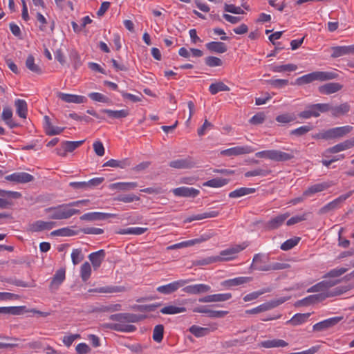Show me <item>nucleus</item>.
I'll return each instance as SVG.
<instances>
[{
	"label": "nucleus",
	"mask_w": 354,
	"mask_h": 354,
	"mask_svg": "<svg viewBox=\"0 0 354 354\" xmlns=\"http://www.w3.org/2000/svg\"><path fill=\"white\" fill-rule=\"evenodd\" d=\"M145 316L129 313H120L109 316V319L113 322L104 323L102 327L118 332L132 333L136 330V327L131 323H137L144 319Z\"/></svg>",
	"instance_id": "nucleus-1"
},
{
	"label": "nucleus",
	"mask_w": 354,
	"mask_h": 354,
	"mask_svg": "<svg viewBox=\"0 0 354 354\" xmlns=\"http://www.w3.org/2000/svg\"><path fill=\"white\" fill-rule=\"evenodd\" d=\"M87 201L81 200L67 204H62L55 207L45 209V212L49 219L64 220L68 219L75 214L80 213L77 209L71 208L73 206H78L80 204L85 203Z\"/></svg>",
	"instance_id": "nucleus-2"
},
{
	"label": "nucleus",
	"mask_w": 354,
	"mask_h": 354,
	"mask_svg": "<svg viewBox=\"0 0 354 354\" xmlns=\"http://www.w3.org/2000/svg\"><path fill=\"white\" fill-rule=\"evenodd\" d=\"M338 74L332 71H314L296 79L295 84L301 86L314 81H327L336 79Z\"/></svg>",
	"instance_id": "nucleus-3"
},
{
	"label": "nucleus",
	"mask_w": 354,
	"mask_h": 354,
	"mask_svg": "<svg viewBox=\"0 0 354 354\" xmlns=\"http://www.w3.org/2000/svg\"><path fill=\"white\" fill-rule=\"evenodd\" d=\"M328 111V104H314L308 105L306 109L299 113V117L303 119H308L312 117L317 118L321 113Z\"/></svg>",
	"instance_id": "nucleus-4"
},
{
	"label": "nucleus",
	"mask_w": 354,
	"mask_h": 354,
	"mask_svg": "<svg viewBox=\"0 0 354 354\" xmlns=\"http://www.w3.org/2000/svg\"><path fill=\"white\" fill-rule=\"evenodd\" d=\"M354 193V190H351L348 192L342 194L337 197V198L334 199L333 201L329 202L322 207H321L319 211L318 214L320 215L326 214L328 213L329 212L333 211L335 209H337L340 207L341 205L349 197H351L353 194Z\"/></svg>",
	"instance_id": "nucleus-5"
},
{
	"label": "nucleus",
	"mask_w": 354,
	"mask_h": 354,
	"mask_svg": "<svg viewBox=\"0 0 354 354\" xmlns=\"http://www.w3.org/2000/svg\"><path fill=\"white\" fill-rule=\"evenodd\" d=\"M192 279H180L166 285L158 286L156 290L163 295H170L177 291L180 288L192 281Z\"/></svg>",
	"instance_id": "nucleus-6"
},
{
	"label": "nucleus",
	"mask_w": 354,
	"mask_h": 354,
	"mask_svg": "<svg viewBox=\"0 0 354 354\" xmlns=\"http://www.w3.org/2000/svg\"><path fill=\"white\" fill-rule=\"evenodd\" d=\"M334 185L333 181H326L313 185L303 192V196L305 197L311 196L316 193L328 189Z\"/></svg>",
	"instance_id": "nucleus-7"
},
{
	"label": "nucleus",
	"mask_w": 354,
	"mask_h": 354,
	"mask_svg": "<svg viewBox=\"0 0 354 354\" xmlns=\"http://www.w3.org/2000/svg\"><path fill=\"white\" fill-rule=\"evenodd\" d=\"M354 147L353 138L339 142L331 147L326 149L324 151V156H327L328 153H337L340 151L348 150Z\"/></svg>",
	"instance_id": "nucleus-8"
},
{
	"label": "nucleus",
	"mask_w": 354,
	"mask_h": 354,
	"mask_svg": "<svg viewBox=\"0 0 354 354\" xmlns=\"http://www.w3.org/2000/svg\"><path fill=\"white\" fill-rule=\"evenodd\" d=\"M246 245H236L222 250L220 252V261H230L234 259L237 253L245 248Z\"/></svg>",
	"instance_id": "nucleus-9"
},
{
	"label": "nucleus",
	"mask_w": 354,
	"mask_h": 354,
	"mask_svg": "<svg viewBox=\"0 0 354 354\" xmlns=\"http://www.w3.org/2000/svg\"><path fill=\"white\" fill-rule=\"evenodd\" d=\"M343 317H334L320 322H318L313 325V329L315 331H323L337 325L340 321H342Z\"/></svg>",
	"instance_id": "nucleus-10"
},
{
	"label": "nucleus",
	"mask_w": 354,
	"mask_h": 354,
	"mask_svg": "<svg viewBox=\"0 0 354 354\" xmlns=\"http://www.w3.org/2000/svg\"><path fill=\"white\" fill-rule=\"evenodd\" d=\"M5 179L8 181L15 182L16 183H26L34 180V176L26 172H15L6 176Z\"/></svg>",
	"instance_id": "nucleus-11"
},
{
	"label": "nucleus",
	"mask_w": 354,
	"mask_h": 354,
	"mask_svg": "<svg viewBox=\"0 0 354 354\" xmlns=\"http://www.w3.org/2000/svg\"><path fill=\"white\" fill-rule=\"evenodd\" d=\"M56 225L53 221H37L28 225V230L31 232H37L44 230H49L53 228Z\"/></svg>",
	"instance_id": "nucleus-12"
},
{
	"label": "nucleus",
	"mask_w": 354,
	"mask_h": 354,
	"mask_svg": "<svg viewBox=\"0 0 354 354\" xmlns=\"http://www.w3.org/2000/svg\"><path fill=\"white\" fill-rule=\"evenodd\" d=\"M353 130V127L346 125L339 127H334L328 129V139L340 138L348 134Z\"/></svg>",
	"instance_id": "nucleus-13"
},
{
	"label": "nucleus",
	"mask_w": 354,
	"mask_h": 354,
	"mask_svg": "<svg viewBox=\"0 0 354 354\" xmlns=\"http://www.w3.org/2000/svg\"><path fill=\"white\" fill-rule=\"evenodd\" d=\"M169 166L175 169H191L194 167L196 162L192 157H187L184 159H178L172 160L169 162Z\"/></svg>",
	"instance_id": "nucleus-14"
},
{
	"label": "nucleus",
	"mask_w": 354,
	"mask_h": 354,
	"mask_svg": "<svg viewBox=\"0 0 354 354\" xmlns=\"http://www.w3.org/2000/svg\"><path fill=\"white\" fill-rule=\"evenodd\" d=\"M211 290V287L209 285L198 283L189 285L184 287L183 291L189 295H200L208 292Z\"/></svg>",
	"instance_id": "nucleus-15"
},
{
	"label": "nucleus",
	"mask_w": 354,
	"mask_h": 354,
	"mask_svg": "<svg viewBox=\"0 0 354 354\" xmlns=\"http://www.w3.org/2000/svg\"><path fill=\"white\" fill-rule=\"evenodd\" d=\"M174 194L176 196L187 197V198H195L196 197L200 191L194 187H180L172 190Z\"/></svg>",
	"instance_id": "nucleus-16"
},
{
	"label": "nucleus",
	"mask_w": 354,
	"mask_h": 354,
	"mask_svg": "<svg viewBox=\"0 0 354 354\" xmlns=\"http://www.w3.org/2000/svg\"><path fill=\"white\" fill-rule=\"evenodd\" d=\"M232 297L231 293H220L207 295L198 299L201 303L220 302L229 300Z\"/></svg>",
	"instance_id": "nucleus-17"
},
{
	"label": "nucleus",
	"mask_w": 354,
	"mask_h": 354,
	"mask_svg": "<svg viewBox=\"0 0 354 354\" xmlns=\"http://www.w3.org/2000/svg\"><path fill=\"white\" fill-rule=\"evenodd\" d=\"M343 88V85L338 82H329L319 86V93L323 95H330L339 91Z\"/></svg>",
	"instance_id": "nucleus-18"
},
{
	"label": "nucleus",
	"mask_w": 354,
	"mask_h": 354,
	"mask_svg": "<svg viewBox=\"0 0 354 354\" xmlns=\"http://www.w3.org/2000/svg\"><path fill=\"white\" fill-rule=\"evenodd\" d=\"M351 110V106L348 102L342 103L337 106H330L328 104V111H330L333 117H339L346 115Z\"/></svg>",
	"instance_id": "nucleus-19"
},
{
	"label": "nucleus",
	"mask_w": 354,
	"mask_h": 354,
	"mask_svg": "<svg viewBox=\"0 0 354 354\" xmlns=\"http://www.w3.org/2000/svg\"><path fill=\"white\" fill-rule=\"evenodd\" d=\"M114 214L103 213V212H88L80 216L82 221H102L114 216Z\"/></svg>",
	"instance_id": "nucleus-20"
},
{
	"label": "nucleus",
	"mask_w": 354,
	"mask_h": 354,
	"mask_svg": "<svg viewBox=\"0 0 354 354\" xmlns=\"http://www.w3.org/2000/svg\"><path fill=\"white\" fill-rule=\"evenodd\" d=\"M57 97L62 101L68 103L82 104L85 102L86 100V97L82 95L68 94L61 92L57 93Z\"/></svg>",
	"instance_id": "nucleus-21"
},
{
	"label": "nucleus",
	"mask_w": 354,
	"mask_h": 354,
	"mask_svg": "<svg viewBox=\"0 0 354 354\" xmlns=\"http://www.w3.org/2000/svg\"><path fill=\"white\" fill-rule=\"evenodd\" d=\"M65 279V270L59 269L56 271L49 286V289L53 292L57 290Z\"/></svg>",
	"instance_id": "nucleus-22"
},
{
	"label": "nucleus",
	"mask_w": 354,
	"mask_h": 354,
	"mask_svg": "<svg viewBox=\"0 0 354 354\" xmlns=\"http://www.w3.org/2000/svg\"><path fill=\"white\" fill-rule=\"evenodd\" d=\"M105 251L104 250H100L97 252H92L88 255V259L91 262V264L94 270H97L100 267L102 262L105 258Z\"/></svg>",
	"instance_id": "nucleus-23"
},
{
	"label": "nucleus",
	"mask_w": 354,
	"mask_h": 354,
	"mask_svg": "<svg viewBox=\"0 0 354 354\" xmlns=\"http://www.w3.org/2000/svg\"><path fill=\"white\" fill-rule=\"evenodd\" d=\"M331 50V57L337 58L343 55L354 53V45L335 46L332 47Z\"/></svg>",
	"instance_id": "nucleus-24"
},
{
	"label": "nucleus",
	"mask_w": 354,
	"mask_h": 354,
	"mask_svg": "<svg viewBox=\"0 0 354 354\" xmlns=\"http://www.w3.org/2000/svg\"><path fill=\"white\" fill-rule=\"evenodd\" d=\"M290 152H283L280 150L272 149V160L276 162H285L294 158L293 150Z\"/></svg>",
	"instance_id": "nucleus-25"
},
{
	"label": "nucleus",
	"mask_w": 354,
	"mask_h": 354,
	"mask_svg": "<svg viewBox=\"0 0 354 354\" xmlns=\"http://www.w3.org/2000/svg\"><path fill=\"white\" fill-rule=\"evenodd\" d=\"M250 147H234L221 151V154L227 156H233L252 152Z\"/></svg>",
	"instance_id": "nucleus-26"
},
{
	"label": "nucleus",
	"mask_w": 354,
	"mask_h": 354,
	"mask_svg": "<svg viewBox=\"0 0 354 354\" xmlns=\"http://www.w3.org/2000/svg\"><path fill=\"white\" fill-rule=\"evenodd\" d=\"M289 216V214H283L277 216L270 219L266 224V228L268 230H272L279 227Z\"/></svg>",
	"instance_id": "nucleus-27"
},
{
	"label": "nucleus",
	"mask_w": 354,
	"mask_h": 354,
	"mask_svg": "<svg viewBox=\"0 0 354 354\" xmlns=\"http://www.w3.org/2000/svg\"><path fill=\"white\" fill-rule=\"evenodd\" d=\"M218 215L219 212L218 211H209L201 214H193L187 217L185 220V223H191L194 221H199L207 218H214L218 216Z\"/></svg>",
	"instance_id": "nucleus-28"
},
{
	"label": "nucleus",
	"mask_w": 354,
	"mask_h": 354,
	"mask_svg": "<svg viewBox=\"0 0 354 354\" xmlns=\"http://www.w3.org/2000/svg\"><path fill=\"white\" fill-rule=\"evenodd\" d=\"M337 283L336 281H322L317 284L313 286L310 288L308 289V292H321L328 290L329 288L334 286Z\"/></svg>",
	"instance_id": "nucleus-29"
},
{
	"label": "nucleus",
	"mask_w": 354,
	"mask_h": 354,
	"mask_svg": "<svg viewBox=\"0 0 354 354\" xmlns=\"http://www.w3.org/2000/svg\"><path fill=\"white\" fill-rule=\"evenodd\" d=\"M252 278L249 277H239L234 279L225 280L222 282V285L227 288L240 286L251 281Z\"/></svg>",
	"instance_id": "nucleus-30"
},
{
	"label": "nucleus",
	"mask_w": 354,
	"mask_h": 354,
	"mask_svg": "<svg viewBox=\"0 0 354 354\" xmlns=\"http://www.w3.org/2000/svg\"><path fill=\"white\" fill-rule=\"evenodd\" d=\"M260 346L266 348H280V347H286L288 345V342L283 339H268L266 341H263L259 344Z\"/></svg>",
	"instance_id": "nucleus-31"
},
{
	"label": "nucleus",
	"mask_w": 354,
	"mask_h": 354,
	"mask_svg": "<svg viewBox=\"0 0 354 354\" xmlns=\"http://www.w3.org/2000/svg\"><path fill=\"white\" fill-rule=\"evenodd\" d=\"M341 293H342V292L339 291L335 294L329 293V294L325 295V294L321 293V294H317V295H309L308 297L304 298L302 301H301V302L304 303L306 305L310 304H313L317 301H322L328 297L334 296L335 295H340Z\"/></svg>",
	"instance_id": "nucleus-32"
},
{
	"label": "nucleus",
	"mask_w": 354,
	"mask_h": 354,
	"mask_svg": "<svg viewBox=\"0 0 354 354\" xmlns=\"http://www.w3.org/2000/svg\"><path fill=\"white\" fill-rule=\"evenodd\" d=\"M266 259H268V258L266 257L265 254L262 253H258L254 254L252 259L251 268L261 271L259 268H264L268 266V264H265Z\"/></svg>",
	"instance_id": "nucleus-33"
},
{
	"label": "nucleus",
	"mask_w": 354,
	"mask_h": 354,
	"mask_svg": "<svg viewBox=\"0 0 354 354\" xmlns=\"http://www.w3.org/2000/svg\"><path fill=\"white\" fill-rule=\"evenodd\" d=\"M206 48L211 52L224 53L227 50L226 44L221 41H211L206 44Z\"/></svg>",
	"instance_id": "nucleus-34"
},
{
	"label": "nucleus",
	"mask_w": 354,
	"mask_h": 354,
	"mask_svg": "<svg viewBox=\"0 0 354 354\" xmlns=\"http://www.w3.org/2000/svg\"><path fill=\"white\" fill-rule=\"evenodd\" d=\"M310 315V313H297L286 322V324H290L293 326L301 325L308 320Z\"/></svg>",
	"instance_id": "nucleus-35"
},
{
	"label": "nucleus",
	"mask_w": 354,
	"mask_h": 354,
	"mask_svg": "<svg viewBox=\"0 0 354 354\" xmlns=\"http://www.w3.org/2000/svg\"><path fill=\"white\" fill-rule=\"evenodd\" d=\"M101 111L106 113L109 118L114 119L124 118L129 115V110L127 109L121 110L103 109Z\"/></svg>",
	"instance_id": "nucleus-36"
},
{
	"label": "nucleus",
	"mask_w": 354,
	"mask_h": 354,
	"mask_svg": "<svg viewBox=\"0 0 354 354\" xmlns=\"http://www.w3.org/2000/svg\"><path fill=\"white\" fill-rule=\"evenodd\" d=\"M17 114L21 118H26L28 113L27 103L24 100L17 99L15 102Z\"/></svg>",
	"instance_id": "nucleus-37"
},
{
	"label": "nucleus",
	"mask_w": 354,
	"mask_h": 354,
	"mask_svg": "<svg viewBox=\"0 0 354 354\" xmlns=\"http://www.w3.org/2000/svg\"><path fill=\"white\" fill-rule=\"evenodd\" d=\"M130 165L131 160L129 158H125L121 160L111 159L106 162L103 165V167H119L121 169H124Z\"/></svg>",
	"instance_id": "nucleus-38"
},
{
	"label": "nucleus",
	"mask_w": 354,
	"mask_h": 354,
	"mask_svg": "<svg viewBox=\"0 0 354 354\" xmlns=\"http://www.w3.org/2000/svg\"><path fill=\"white\" fill-rule=\"evenodd\" d=\"M230 182L229 179L215 178L209 180L203 183V186L213 188H219L227 185Z\"/></svg>",
	"instance_id": "nucleus-39"
},
{
	"label": "nucleus",
	"mask_w": 354,
	"mask_h": 354,
	"mask_svg": "<svg viewBox=\"0 0 354 354\" xmlns=\"http://www.w3.org/2000/svg\"><path fill=\"white\" fill-rule=\"evenodd\" d=\"M148 230L147 227H131L124 229H120L116 231V233L118 234H135V235H140L144 234Z\"/></svg>",
	"instance_id": "nucleus-40"
},
{
	"label": "nucleus",
	"mask_w": 354,
	"mask_h": 354,
	"mask_svg": "<svg viewBox=\"0 0 354 354\" xmlns=\"http://www.w3.org/2000/svg\"><path fill=\"white\" fill-rule=\"evenodd\" d=\"M255 192V188L241 187L231 192L229 194V197L232 198H239L245 195L253 194Z\"/></svg>",
	"instance_id": "nucleus-41"
},
{
	"label": "nucleus",
	"mask_w": 354,
	"mask_h": 354,
	"mask_svg": "<svg viewBox=\"0 0 354 354\" xmlns=\"http://www.w3.org/2000/svg\"><path fill=\"white\" fill-rule=\"evenodd\" d=\"M44 119L46 122L45 129H46V133L47 135H49V136L58 135V134H60L64 131V127L53 126L50 122V119H49L48 116H45Z\"/></svg>",
	"instance_id": "nucleus-42"
},
{
	"label": "nucleus",
	"mask_w": 354,
	"mask_h": 354,
	"mask_svg": "<svg viewBox=\"0 0 354 354\" xmlns=\"http://www.w3.org/2000/svg\"><path fill=\"white\" fill-rule=\"evenodd\" d=\"M137 186L138 184L136 182H120L111 184V188L121 191H129L135 189Z\"/></svg>",
	"instance_id": "nucleus-43"
},
{
	"label": "nucleus",
	"mask_w": 354,
	"mask_h": 354,
	"mask_svg": "<svg viewBox=\"0 0 354 354\" xmlns=\"http://www.w3.org/2000/svg\"><path fill=\"white\" fill-rule=\"evenodd\" d=\"M189 331L196 337H202L207 335L210 333L208 328L201 327L197 325H192L189 327Z\"/></svg>",
	"instance_id": "nucleus-44"
},
{
	"label": "nucleus",
	"mask_w": 354,
	"mask_h": 354,
	"mask_svg": "<svg viewBox=\"0 0 354 354\" xmlns=\"http://www.w3.org/2000/svg\"><path fill=\"white\" fill-rule=\"evenodd\" d=\"M230 90V87L221 81L211 84L209 87V91L212 95H215L220 91H229Z\"/></svg>",
	"instance_id": "nucleus-45"
},
{
	"label": "nucleus",
	"mask_w": 354,
	"mask_h": 354,
	"mask_svg": "<svg viewBox=\"0 0 354 354\" xmlns=\"http://www.w3.org/2000/svg\"><path fill=\"white\" fill-rule=\"evenodd\" d=\"M24 306L0 307V314L18 315L24 313Z\"/></svg>",
	"instance_id": "nucleus-46"
},
{
	"label": "nucleus",
	"mask_w": 354,
	"mask_h": 354,
	"mask_svg": "<svg viewBox=\"0 0 354 354\" xmlns=\"http://www.w3.org/2000/svg\"><path fill=\"white\" fill-rule=\"evenodd\" d=\"M297 69V65L288 64L284 65H274L270 66V70L274 73H283L286 71L292 72Z\"/></svg>",
	"instance_id": "nucleus-47"
},
{
	"label": "nucleus",
	"mask_w": 354,
	"mask_h": 354,
	"mask_svg": "<svg viewBox=\"0 0 354 354\" xmlns=\"http://www.w3.org/2000/svg\"><path fill=\"white\" fill-rule=\"evenodd\" d=\"M185 307H178L175 306H167L160 309V312L164 315H174L186 312Z\"/></svg>",
	"instance_id": "nucleus-48"
},
{
	"label": "nucleus",
	"mask_w": 354,
	"mask_h": 354,
	"mask_svg": "<svg viewBox=\"0 0 354 354\" xmlns=\"http://www.w3.org/2000/svg\"><path fill=\"white\" fill-rule=\"evenodd\" d=\"M272 288L268 287V288H262L258 291L252 292L251 293L246 295L243 297V301L247 302V301H250L257 299L261 295L267 293V292H270L272 291Z\"/></svg>",
	"instance_id": "nucleus-49"
},
{
	"label": "nucleus",
	"mask_w": 354,
	"mask_h": 354,
	"mask_svg": "<svg viewBox=\"0 0 354 354\" xmlns=\"http://www.w3.org/2000/svg\"><path fill=\"white\" fill-rule=\"evenodd\" d=\"M26 66L32 73L41 74V68L35 63V58L32 55H29L26 61Z\"/></svg>",
	"instance_id": "nucleus-50"
},
{
	"label": "nucleus",
	"mask_w": 354,
	"mask_h": 354,
	"mask_svg": "<svg viewBox=\"0 0 354 354\" xmlns=\"http://www.w3.org/2000/svg\"><path fill=\"white\" fill-rule=\"evenodd\" d=\"M272 171L270 169L257 168L245 173V176L247 178L252 176H267L271 174Z\"/></svg>",
	"instance_id": "nucleus-51"
},
{
	"label": "nucleus",
	"mask_w": 354,
	"mask_h": 354,
	"mask_svg": "<svg viewBox=\"0 0 354 354\" xmlns=\"http://www.w3.org/2000/svg\"><path fill=\"white\" fill-rule=\"evenodd\" d=\"M84 142V140L80 141H64L62 142V147L65 148V150L67 151V152H73Z\"/></svg>",
	"instance_id": "nucleus-52"
},
{
	"label": "nucleus",
	"mask_w": 354,
	"mask_h": 354,
	"mask_svg": "<svg viewBox=\"0 0 354 354\" xmlns=\"http://www.w3.org/2000/svg\"><path fill=\"white\" fill-rule=\"evenodd\" d=\"M290 267V265L285 263H272L268 264L267 267L259 268L261 271H271V270H279L287 269Z\"/></svg>",
	"instance_id": "nucleus-53"
},
{
	"label": "nucleus",
	"mask_w": 354,
	"mask_h": 354,
	"mask_svg": "<svg viewBox=\"0 0 354 354\" xmlns=\"http://www.w3.org/2000/svg\"><path fill=\"white\" fill-rule=\"evenodd\" d=\"M91 268L88 262H84L80 268V277L83 281H86L91 277Z\"/></svg>",
	"instance_id": "nucleus-54"
},
{
	"label": "nucleus",
	"mask_w": 354,
	"mask_h": 354,
	"mask_svg": "<svg viewBox=\"0 0 354 354\" xmlns=\"http://www.w3.org/2000/svg\"><path fill=\"white\" fill-rule=\"evenodd\" d=\"M163 335H164L163 325H162V324L156 325L154 327L153 330V336H152L153 339L155 342L160 343L163 339Z\"/></svg>",
	"instance_id": "nucleus-55"
},
{
	"label": "nucleus",
	"mask_w": 354,
	"mask_h": 354,
	"mask_svg": "<svg viewBox=\"0 0 354 354\" xmlns=\"http://www.w3.org/2000/svg\"><path fill=\"white\" fill-rule=\"evenodd\" d=\"M77 233L68 228V227H64L61 229H58L56 230L53 231L50 234L52 236H71L76 235Z\"/></svg>",
	"instance_id": "nucleus-56"
},
{
	"label": "nucleus",
	"mask_w": 354,
	"mask_h": 354,
	"mask_svg": "<svg viewBox=\"0 0 354 354\" xmlns=\"http://www.w3.org/2000/svg\"><path fill=\"white\" fill-rule=\"evenodd\" d=\"M299 237L288 239L281 245L280 248L283 251H288L296 246L299 243Z\"/></svg>",
	"instance_id": "nucleus-57"
},
{
	"label": "nucleus",
	"mask_w": 354,
	"mask_h": 354,
	"mask_svg": "<svg viewBox=\"0 0 354 354\" xmlns=\"http://www.w3.org/2000/svg\"><path fill=\"white\" fill-rule=\"evenodd\" d=\"M313 129V127L310 125H304L299 127L295 129L290 131V134L291 136H295L297 137L304 136L308 132Z\"/></svg>",
	"instance_id": "nucleus-58"
},
{
	"label": "nucleus",
	"mask_w": 354,
	"mask_h": 354,
	"mask_svg": "<svg viewBox=\"0 0 354 354\" xmlns=\"http://www.w3.org/2000/svg\"><path fill=\"white\" fill-rule=\"evenodd\" d=\"M88 97L95 102H102V103H109L110 102V99L108 97L105 96L104 95H103L100 93H97V92L90 93L88 94Z\"/></svg>",
	"instance_id": "nucleus-59"
},
{
	"label": "nucleus",
	"mask_w": 354,
	"mask_h": 354,
	"mask_svg": "<svg viewBox=\"0 0 354 354\" xmlns=\"http://www.w3.org/2000/svg\"><path fill=\"white\" fill-rule=\"evenodd\" d=\"M71 259L74 265H77L84 259V255L82 252V249H73L71 252Z\"/></svg>",
	"instance_id": "nucleus-60"
},
{
	"label": "nucleus",
	"mask_w": 354,
	"mask_h": 354,
	"mask_svg": "<svg viewBox=\"0 0 354 354\" xmlns=\"http://www.w3.org/2000/svg\"><path fill=\"white\" fill-rule=\"evenodd\" d=\"M217 261H220L218 257H208L196 261L194 265L196 266H206Z\"/></svg>",
	"instance_id": "nucleus-61"
},
{
	"label": "nucleus",
	"mask_w": 354,
	"mask_h": 354,
	"mask_svg": "<svg viewBox=\"0 0 354 354\" xmlns=\"http://www.w3.org/2000/svg\"><path fill=\"white\" fill-rule=\"evenodd\" d=\"M269 310H270L269 305H268V302H266V303L262 304L254 308L245 310V313L246 314H257V313L265 312V311H267Z\"/></svg>",
	"instance_id": "nucleus-62"
},
{
	"label": "nucleus",
	"mask_w": 354,
	"mask_h": 354,
	"mask_svg": "<svg viewBox=\"0 0 354 354\" xmlns=\"http://www.w3.org/2000/svg\"><path fill=\"white\" fill-rule=\"evenodd\" d=\"M205 62L209 67L220 66L223 64V62L220 58L214 56L207 57Z\"/></svg>",
	"instance_id": "nucleus-63"
},
{
	"label": "nucleus",
	"mask_w": 354,
	"mask_h": 354,
	"mask_svg": "<svg viewBox=\"0 0 354 354\" xmlns=\"http://www.w3.org/2000/svg\"><path fill=\"white\" fill-rule=\"evenodd\" d=\"M115 200L117 201L124 202V203H131L135 201H139L140 197L134 195V194H127V195H120L115 198Z\"/></svg>",
	"instance_id": "nucleus-64"
}]
</instances>
